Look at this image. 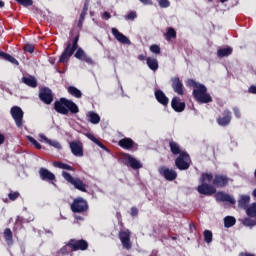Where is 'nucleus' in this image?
<instances>
[{
  "label": "nucleus",
  "instance_id": "32",
  "mask_svg": "<svg viewBox=\"0 0 256 256\" xmlns=\"http://www.w3.org/2000/svg\"><path fill=\"white\" fill-rule=\"evenodd\" d=\"M0 57H2V59H5L6 61H9L10 63H13L14 65H19V61H17V59H15V57H13L5 52H0Z\"/></svg>",
  "mask_w": 256,
  "mask_h": 256
},
{
  "label": "nucleus",
  "instance_id": "35",
  "mask_svg": "<svg viewBox=\"0 0 256 256\" xmlns=\"http://www.w3.org/2000/svg\"><path fill=\"white\" fill-rule=\"evenodd\" d=\"M233 53V49L228 47V48H222L218 50V57H227Z\"/></svg>",
  "mask_w": 256,
  "mask_h": 256
},
{
  "label": "nucleus",
  "instance_id": "18",
  "mask_svg": "<svg viewBox=\"0 0 256 256\" xmlns=\"http://www.w3.org/2000/svg\"><path fill=\"white\" fill-rule=\"evenodd\" d=\"M39 175L42 181H55V174L45 168L40 169Z\"/></svg>",
  "mask_w": 256,
  "mask_h": 256
},
{
  "label": "nucleus",
  "instance_id": "50",
  "mask_svg": "<svg viewBox=\"0 0 256 256\" xmlns=\"http://www.w3.org/2000/svg\"><path fill=\"white\" fill-rule=\"evenodd\" d=\"M85 15H87V9H83V11L81 12L79 25H81V23H83V21H85Z\"/></svg>",
  "mask_w": 256,
  "mask_h": 256
},
{
  "label": "nucleus",
  "instance_id": "37",
  "mask_svg": "<svg viewBox=\"0 0 256 256\" xmlns=\"http://www.w3.org/2000/svg\"><path fill=\"white\" fill-rule=\"evenodd\" d=\"M246 214L248 217H256V202L246 208Z\"/></svg>",
  "mask_w": 256,
  "mask_h": 256
},
{
  "label": "nucleus",
  "instance_id": "51",
  "mask_svg": "<svg viewBox=\"0 0 256 256\" xmlns=\"http://www.w3.org/2000/svg\"><path fill=\"white\" fill-rule=\"evenodd\" d=\"M69 248H71V247L69 246V244H67L66 246H64V247L60 250L61 255H67V253H69Z\"/></svg>",
  "mask_w": 256,
  "mask_h": 256
},
{
  "label": "nucleus",
  "instance_id": "36",
  "mask_svg": "<svg viewBox=\"0 0 256 256\" xmlns=\"http://www.w3.org/2000/svg\"><path fill=\"white\" fill-rule=\"evenodd\" d=\"M86 137L90 139V141H93V143L98 145V147H101V149H105V145H103V143H101V141H99V139H97L93 134L88 133L86 134Z\"/></svg>",
  "mask_w": 256,
  "mask_h": 256
},
{
  "label": "nucleus",
  "instance_id": "9",
  "mask_svg": "<svg viewBox=\"0 0 256 256\" xmlns=\"http://www.w3.org/2000/svg\"><path fill=\"white\" fill-rule=\"evenodd\" d=\"M119 239L124 247V249H131V232L129 230H124L119 232Z\"/></svg>",
  "mask_w": 256,
  "mask_h": 256
},
{
  "label": "nucleus",
  "instance_id": "19",
  "mask_svg": "<svg viewBox=\"0 0 256 256\" xmlns=\"http://www.w3.org/2000/svg\"><path fill=\"white\" fill-rule=\"evenodd\" d=\"M125 160L128 161V164L130 167H132V169H141V167H143V164H141L139 160L133 158V156L129 154L125 155Z\"/></svg>",
  "mask_w": 256,
  "mask_h": 256
},
{
  "label": "nucleus",
  "instance_id": "38",
  "mask_svg": "<svg viewBox=\"0 0 256 256\" xmlns=\"http://www.w3.org/2000/svg\"><path fill=\"white\" fill-rule=\"evenodd\" d=\"M175 37H177V32H175V29L168 28V30L166 32V39L168 41H171V39H175Z\"/></svg>",
  "mask_w": 256,
  "mask_h": 256
},
{
  "label": "nucleus",
  "instance_id": "52",
  "mask_svg": "<svg viewBox=\"0 0 256 256\" xmlns=\"http://www.w3.org/2000/svg\"><path fill=\"white\" fill-rule=\"evenodd\" d=\"M40 141H44V143H51V140H49V138H47V136L40 134L39 135Z\"/></svg>",
  "mask_w": 256,
  "mask_h": 256
},
{
  "label": "nucleus",
  "instance_id": "57",
  "mask_svg": "<svg viewBox=\"0 0 256 256\" xmlns=\"http://www.w3.org/2000/svg\"><path fill=\"white\" fill-rule=\"evenodd\" d=\"M137 213H138L137 208H132V209H131V215H132L133 217H135V215H137Z\"/></svg>",
  "mask_w": 256,
  "mask_h": 256
},
{
  "label": "nucleus",
  "instance_id": "28",
  "mask_svg": "<svg viewBox=\"0 0 256 256\" xmlns=\"http://www.w3.org/2000/svg\"><path fill=\"white\" fill-rule=\"evenodd\" d=\"M87 118L90 123H93V125H97L101 121V117H99L95 112H89L87 114Z\"/></svg>",
  "mask_w": 256,
  "mask_h": 256
},
{
  "label": "nucleus",
  "instance_id": "14",
  "mask_svg": "<svg viewBox=\"0 0 256 256\" xmlns=\"http://www.w3.org/2000/svg\"><path fill=\"white\" fill-rule=\"evenodd\" d=\"M111 31L112 35L119 41V43H122L123 45H131V40H129L123 33L119 32L117 28H112Z\"/></svg>",
  "mask_w": 256,
  "mask_h": 256
},
{
  "label": "nucleus",
  "instance_id": "44",
  "mask_svg": "<svg viewBox=\"0 0 256 256\" xmlns=\"http://www.w3.org/2000/svg\"><path fill=\"white\" fill-rule=\"evenodd\" d=\"M28 141H30V143H32V145H34V147H36V149H41V144H39V142H37V140H35V138L28 137Z\"/></svg>",
  "mask_w": 256,
  "mask_h": 256
},
{
  "label": "nucleus",
  "instance_id": "41",
  "mask_svg": "<svg viewBox=\"0 0 256 256\" xmlns=\"http://www.w3.org/2000/svg\"><path fill=\"white\" fill-rule=\"evenodd\" d=\"M17 3L23 5L24 7H31L33 5V0H16Z\"/></svg>",
  "mask_w": 256,
  "mask_h": 256
},
{
  "label": "nucleus",
  "instance_id": "11",
  "mask_svg": "<svg viewBox=\"0 0 256 256\" xmlns=\"http://www.w3.org/2000/svg\"><path fill=\"white\" fill-rule=\"evenodd\" d=\"M39 97L46 105H51V103H53V92L49 88H42Z\"/></svg>",
  "mask_w": 256,
  "mask_h": 256
},
{
  "label": "nucleus",
  "instance_id": "62",
  "mask_svg": "<svg viewBox=\"0 0 256 256\" xmlns=\"http://www.w3.org/2000/svg\"><path fill=\"white\" fill-rule=\"evenodd\" d=\"M190 229H191V231H193V229H195V226L194 225H190Z\"/></svg>",
  "mask_w": 256,
  "mask_h": 256
},
{
  "label": "nucleus",
  "instance_id": "5",
  "mask_svg": "<svg viewBox=\"0 0 256 256\" xmlns=\"http://www.w3.org/2000/svg\"><path fill=\"white\" fill-rule=\"evenodd\" d=\"M62 176L65 179V181H68V183H71L75 187V189H78L79 191H82L83 193H87V185L83 183V181L79 178H73L69 172H62Z\"/></svg>",
  "mask_w": 256,
  "mask_h": 256
},
{
  "label": "nucleus",
  "instance_id": "16",
  "mask_svg": "<svg viewBox=\"0 0 256 256\" xmlns=\"http://www.w3.org/2000/svg\"><path fill=\"white\" fill-rule=\"evenodd\" d=\"M172 81V89L177 93V95H183V83L179 79V77H173Z\"/></svg>",
  "mask_w": 256,
  "mask_h": 256
},
{
  "label": "nucleus",
  "instance_id": "33",
  "mask_svg": "<svg viewBox=\"0 0 256 256\" xmlns=\"http://www.w3.org/2000/svg\"><path fill=\"white\" fill-rule=\"evenodd\" d=\"M235 223H237V220L233 216H226L224 218V227H227V228L233 227Z\"/></svg>",
  "mask_w": 256,
  "mask_h": 256
},
{
  "label": "nucleus",
  "instance_id": "3",
  "mask_svg": "<svg viewBox=\"0 0 256 256\" xmlns=\"http://www.w3.org/2000/svg\"><path fill=\"white\" fill-rule=\"evenodd\" d=\"M193 95L198 103H211L213 101L211 95L207 93V87L203 84L193 90Z\"/></svg>",
  "mask_w": 256,
  "mask_h": 256
},
{
  "label": "nucleus",
  "instance_id": "26",
  "mask_svg": "<svg viewBox=\"0 0 256 256\" xmlns=\"http://www.w3.org/2000/svg\"><path fill=\"white\" fill-rule=\"evenodd\" d=\"M169 145H170V151L171 153H173V155H181V153H183V151H181V146H179L177 142L170 141Z\"/></svg>",
  "mask_w": 256,
  "mask_h": 256
},
{
  "label": "nucleus",
  "instance_id": "43",
  "mask_svg": "<svg viewBox=\"0 0 256 256\" xmlns=\"http://www.w3.org/2000/svg\"><path fill=\"white\" fill-rule=\"evenodd\" d=\"M187 85L188 87H194V89H197L198 87H200L201 84L195 82V80L190 79L187 81Z\"/></svg>",
  "mask_w": 256,
  "mask_h": 256
},
{
  "label": "nucleus",
  "instance_id": "23",
  "mask_svg": "<svg viewBox=\"0 0 256 256\" xmlns=\"http://www.w3.org/2000/svg\"><path fill=\"white\" fill-rule=\"evenodd\" d=\"M155 97L157 101L160 102L162 105H167V103H169V98H167V96H165V93H163V91L161 90H157L155 92Z\"/></svg>",
  "mask_w": 256,
  "mask_h": 256
},
{
  "label": "nucleus",
  "instance_id": "6",
  "mask_svg": "<svg viewBox=\"0 0 256 256\" xmlns=\"http://www.w3.org/2000/svg\"><path fill=\"white\" fill-rule=\"evenodd\" d=\"M175 165L180 171H185L189 169L191 165V157H189V154L187 152H182L179 154V157L175 160Z\"/></svg>",
  "mask_w": 256,
  "mask_h": 256
},
{
  "label": "nucleus",
  "instance_id": "13",
  "mask_svg": "<svg viewBox=\"0 0 256 256\" xmlns=\"http://www.w3.org/2000/svg\"><path fill=\"white\" fill-rule=\"evenodd\" d=\"M70 149L76 157H83V143H81V141L71 142Z\"/></svg>",
  "mask_w": 256,
  "mask_h": 256
},
{
  "label": "nucleus",
  "instance_id": "25",
  "mask_svg": "<svg viewBox=\"0 0 256 256\" xmlns=\"http://www.w3.org/2000/svg\"><path fill=\"white\" fill-rule=\"evenodd\" d=\"M251 201V197L247 196V195H242L240 196V199L238 200V205L239 207H241L242 209H247L249 203Z\"/></svg>",
  "mask_w": 256,
  "mask_h": 256
},
{
  "label": "nucleus",
  "instance_id": "46",
  "mask_svg": "<svg viewBox=\"0 0 256 256\" xmlns=\"http://www.w3.org/2000/svg\"><path fill=\"white\" fill-rule=\"evenodd\" d=\"M150 51L152 53L159 54V53H161V48L157 45H152V46H150Z\"/></svg>",
  "mask_w": 256,
  "mask_h": 256
},
{
  "label": "nucleus",
  "instance_id": "56",
  "mask_svg": "<svg viewBox=\"0 0 256 256\" xmlns=\"http://www.w3.org/2000/svg\"><path fill=\"white\" fill-rule=\"evenodd\" d=\"M103 18L104 19H111V14L109 12H104L103 13Z\"/></svg>",
  "mask_w": 256,
  "mask_h": 256
},
{
  "label": "nucleus",
  "instance_id": "17",
  "mask_svg": "<svg viewBox=\"0 0 256 256\" xmlns=\"http://www.w3.org/2000/svg\"><path fill=\"white\" fill-rule=\"evenodd\" d=\"M215 197H216L217 201H224V202L231 203L232 205H235V198H233L229 194H225L223 192H218V193H216Z\"/></svg>",
  "mask_w": 256,
  "mask_h": 256
},
{
  "label": "nucleus",
  "instance_id": "63",
  "mask_svg": "<svg viewBox=\"0 0 256 256\" xmlns=\"http://www.w3.org/2000/svg\"><path fill=\"white\" fill-rule=\"evenodd\" d=\"M253 196L256 197V189L253 191Z\"/></svg>",
  "mask_w": 256,
  "mask_h": 256
},
{
  "label": "nucleus",
  "instance_id": "2",
  "mask_svg": "<svg viewBox=\"0 0 256 256\" xmlns=\"http://www.w3.org/2000/svg\"><path fill=\"white\" fill-rule=\"evenodd\" d=\"M200 181L202 184L197 187L198 193H200L201 195H207V196L215 195V193H217V189H215V186L207 184L213 181V174H209V173L202 174Z\"/></svg>",
  "mask_w": 256,
  "mask_h": 256
},
{
  "label": "nucleus",
  "instance_id": "21",
  "mask_svg": "<svg viewBox=\"0 0 256 256\" xmlns=\"http://www.w3.org/2000/svg\"><path fill=\"white\" fill-rule=\"evenodd\" d=\"M217 123L222 127L229 125L231 123V112H229L228 110L224 111V116L219 117L217 119Z\"/></svg>",
  "mask_w": 256,
  "mask_h": 256
},
{
  "label": "nucleus",
  "instance_id": "39",
  "mask_svg": "<svg viewBox=\"0 0 256 256\" xmlns=\"http://www.w3.org/2000/svg\"><path fill=\"white\" fill-rule=\"evenodd\" d=\"M203 235H204V240L207 243H211V241H213V232H211L209 230H205Z\"/></svg>",
  "mask_w": 256,
  "mask_h": 256
},
{
  "label": "nucleus",
  "instance_id": "20",
  "mask_svg": "<svg viewBox=\"0 0 256 256\" xmlns=\"http://www.w3.org/2000/svg\"><path fill=\"white\" fill-rule=\"evenodd\" d=\"M76 59H80V61H85V63L93 64V60L91 57L87 56L83 49L79 48L75 53Z\"/></svg>",
  "mask_w": 256,
  "mask_h": 256
},
{
  "label": "nucleus",
  "instance_id": "27",
  "mask_svg": "<svg viewBox=\"0 0 256 256\" xmlns=\"http://www.w3.org/2000/svg\"><path fill=\"white\" fill-rule=\"evenodd\" d=\"M22 83H25V85H28V87H37V79H35L33 76L23 77Z\"/></svg>",
  "mask_w": 256,
  "mask_h": 256
},
{
  "label": "nucleus",
  "instance_id": "42",
  "mask_svg": "<svg viewBox=\"0 0 256 256\" xmlns=\"http://www.w3.org/2000/svg\"><path fill=\"white\" fill-rule=\"evenodd\" d=\"M127 21H134L137 19V12L131 11L127 16H126Z\"/></svg>",
  "mask_w": 256,
  "mask_h": 256
},
{
  "label": "nucleus",
  "instance_id": "30",
  "mask_svg": "<svg viewBox=\"0 0 256 256\" xmlns=\"http://www.w3.org/2000/svg\"><path fill=\"white\" fill-rule=\"evenodd\" d=\"M68 93L73 97H76V99H81V97H83L81 90L77 89L75 86L68 87Z\"/></svg>",
  "mask_w": 256,
  "mask_h": 256
},
{
  "label": "nucleus",
  "instance_id": "29",
  "mask_svg": "<svg viewBox=\"0 0 256 256\" xmlns=\"http://www.w3.org/2000/svg\"><path fill=\"white\" fill-rule=\"evenodd\" d=\"M147 65L152 71H157L159 69V62L155 58H147Z\"/></svg>",
  "mask_w": 256,
  "mask_h": 256
},
{
  "label": "nucleus",
  "instance_id": "64",
  "mask_svg": "<svg viewBox=\"0 0 256 256\" xmlns=\"http://www.w3.org/2000/svg\"><path fill=\"white\" fill-rule=\"evenodd\" d=\"M83 9H88V8H87V4L84 5V8H83Z\"/></svg>",
  "mask_w": 256,
  "mask_h": 256
},
{
  "label": "nucleus",
  "instance_id": "22",
  "mask_svg": "<svg viewBox=\"0 0 256 256\" xmlns=\"http://www.w3.org/2000/svg\"><path fill=\"white\" fill-rule=\"evenodd\" d=\"M172 108L175 109L178 113L185 111V102H180L179 98L174 97L171 102Z\"/></svg>",
  "mask_w": 256,
  "mask_h": 256
},
{
  "label": "nucleus",
  "instance_id": "40",
  "mask_svg": "<svg viewBox=\"0 0 256 256\" xmlns=\"http://www.w3.org/2000/svg\"><path fill=\"white\" fill-rule=\"evenodd\" d=\"M243 225H245V227H255L256 222L251 218H245L243 220Z\"/></svg>",
  "mask_w": 256,
  "mask_h": 256
},
{
  "label": "nucleus",
  "instance_id": "8",
  "mask_svg": "<svg viewBox=\"0 0 256 256\" xmlns=\"http://www.w3.org/2000/svg\"><path fill=\"white\" fill-rule=\"evenodd\" d=\"M87 209V201H85L83 198L75 199L71 205V210L74 213H83V211H87Z\"/></svg>",
  "mask_w": 256,
  "mask_h": 256
},
{
  "label": "nucleus",
  "instance_id": "15",
  "mask_svg": "<svg viewBox=\"0 0 256 256\" xmlns=\"http://www.w3.org/2000/svg\"><path fill=\"white\" fill-rule=\"evenodd\" d=\"M229 183V178L225 175L217 174L213 179L214 187H225Z\"/></svg>",
  "mask_w": 256,
  "mask_h": 256
},
{
  "label": "nucleus",
  "instance_id": "31",
  "mask_svg": "<svg viewBox=\"0 0 256 256\" xmlns=\"http://www.w3.org/2000/svg\"><path fill=\"white\" fill-rule=\"evenodd\" d=\"M54 167H57L58 169H65L66 171H75V168L73 166H70L68 164H65L63 162L55 161L53 163Z\"/></svg>",
  "mask_w": 256,
  "mask_h": 256
},
{
  "label": "nucleus",
  "instance_id": "47",
  "mask_svg": "<svg viewBox=\"0 0 256 256\" xmlns=\"http://www.w3.org/2000/svg\"><path fill=\"white\" fill-rule=\"evenodd\" d=\"M171 5V3L169 2V0H160L159 1V6L162 8H167Z\"/></svg>",
  "mask_w": 256,
  "mask_h": 256
},
{
  "label": "nucleus",
  "instance_id": "49",
  "mask_svg": "<svg viewBox=\"0 0 256 256\" xmlns=\"http://www.w3.org/2000/svg\"><path fill=\"white\" fill-rule=\"evenodd\" d=\"M8 197L10 201H15L19 197V192H11Z\"/></svg>",
  "mask_w": 256,
  "mask_h": 256
},
{
  "label": "nucleus",
  "instance_id": "58",
  "mask_svg": "<svg viewBox=\"0 0 256 256\" xmlns=\"http://www.w3.org/2000/svg\"><path fill=\"white\" fill-rule=\"evenodd\" d=\"M239 256H255V254L247 253V252H242L239 254Z\"/></svg>",
  "mask_w": 256,
  "mask_h": 256
},
{
  "label": "nucleus",
  "instance_id": "61",
  "mask_svg": "<svg viewBox=\"0 0 256 256\" xmlns=\"http://www.w3.org/2000/svg\"><path fill=\"white\" fill-rule=\"evenodd\" d=\"M5 7V2L0 0V9H3Z\"/></svg>",
  "mask_w": 256,
  "mask_h": 256
},
{
  "label": "nucleus",
  "instance_id": "55",
  "mask_svg": "<svg viewBox=\"0 0 256 256\" xmlns=\"http://www.w3.org/2000/svg\"><path fill=\"white\" fill-rule=\"evenodd\" d=\"M249 93H253L254 95H256V86H251L249 88Z\"/></svg>",
  "mask_w": 256,
  "mask_h": 256
},
{
  "label": "nucleus",
  "instance_id": "12",
  "mask_svg": "<svg viewBox=\"0 0 256 256\" xmlns=\"http://www.w3.org/2000/svg\"><path fill=\"white\" fill-rule=\"evenodd\" d=\"M159 173L162 175L167 181H175L177 179V172L173 169H169L166 167H160Z\"/></svg>",
  "mask_w": 256,
  "mask_h": 256
},
{
  "label": "nucleus",
  "instance_id": "1",
  "mask_svg": "<svg viewBox=\"0 0 256 256\" xmlns=\"http://www.w3.org/2000/svg\"><path fill=\"white\" fill-rule=\"evenodd\" d=\"M54 109L61 115H68L70 113L77 114L79 107L73 101L66 98H60V100L54 103Z\"/></svg>",
  "mask_w": 256,
  "mask_h": 256
},
{
  "label": "nucleus",
  "instance_id": "24",
  "mask_svg": "<svg viewBox=\"0 0 256 256\" xmlns=\"http://www.w3.org/2000/svg\"><path fill=\"white\" fill-rule=\"evenodd\" d=\"M118 145L123 149H132L133 145H135V142H133L131 138H124L119 141Z\"/></svg>",
  "mask_w": 256,
  "mask_h": 256
},
{
  "label": "nucleus",
  "instance_id": "4",
  "mask_svg": "<svg viewBox=\"0 0 256 256\" xmlns=\"http://www.w3.org/2000/svg\"><path fill=\"white\" fill-rule=\"evenodd\" d=\"M77 43H79V35H77L73 39L72 46H71V43H68L64 52L60 56V59H59L60 63H67V61H69V58H71L73 56V54L75 53V51H77V47H78Z\"/></svg>",
  "mask_w": 256,
  "mask_h": 256
},
{
  "label": "nucleus",
  "instance_id": "45",
  "mask_svg": "<svg viewBox=\"0 0 256 256\" xmlns=\"http://www.w3.org/2000/svg\"><path fill=\"white\" fill-rule=\"evenodd\" d=\"M24 51H27L28 53H33V51H35V46H33V44H26L24 45Z\"/></svg>",
  "mask_w": 256,
  "mask_h": 256
},
{
  "label": "nucleus",
  "instance_id": "60",
  "mask_svg": "<svg viewBox=\"0 0 256 256\" xmlns=\"http://www.w3.org/2000/svg\"><path fill=\"white\" fill-rule=\"evenodd\" d=\"M138 59H139L140 61H145V55H143V54L139 55V56H138Z\"/></svg>",
  "mask_w": 256,
  "mask_h": 256
},
{
  "label": "nucleus",
  "instance_id": "10",
  "mask_svg": "<svg viewBox=\"0 0 256 256\" xmlns=\"http://www.w3.org/2000/svg\"><path fill=\"white\" fill-rule=\"evenodd\" d=\"M11 115L17 127H23V110L18 106H14L11 108Z\"/></svg>",
  "mask_w": 256,
  "mask_h": 256
},
{
  "label": "nucleus",
  "instance_id": "34",
  "mask_svg": "<svg viewBox=\"0 0 256 256\" xmlns=\"http://www.w3.org/2000/svg\"><path fill=\"white\" fill-rule=\"evenodd\" d=\"M4 239L7 241L8 245L13 243V232H11V229L6 228L4 230Z\"/></svg>",
  "mask_w": 256,
  "mask_h": 256
},
{
  "label": "nucleus",
  "instance_id": "54",
  "mask_svg": "<svg viewBox=\"0 0 256 256\" xmlns=\"http://www.w3.org/2000/svg\"><path fill=\"white\" fill-rule=\"evenodd\" d=\"M234 115L239 119L241 117V112L239 111V108H234Z\"/></svg>",
  "mask_w": 256,
  "mask_h": 256
},
{
  "label": "nucleus",
  "instance_id": "48",
  "mask_svg": "<svg viewBox=\"0 0 256 256\" xmlns=\"http://www.w3.org/2000/svg\"><path fill=\"white\" fill-rule=\"evenodd\" d=\"M47 145H51L52 147H55L56 149H61V144L55 140H50Z\"/></svg>",
  "mask_w": 256,
  "mask_h": 256
},
{
  "label": "nucleus",
  "instance_id": "59",
  "mask_svg": "<svg viewBox=\"0 0 256 256\" xmlns=\"http://www.w3.org/2000/svg\"><path fill=\"white\" fill-rule=\"evenodd\" d=\"M3 143H5V136L0 134V145H3Z\"/></svg>",
  "mask_w": 256,
  "mask_h": 256
},
{
  "label": "nucleus",
  "instance_id": "53",
  "mask_svg": "<svg viewBox=\"0 0 256 256\" xmlns=\"http://www.w3.org/2000/svg\"><path fill=\"white\" fill-rule=\"evenodd\" d=\"M141 3H143V5H153V1L152 0H139Z\"/></svg>",
  "mask_w": 256,
  "mask_h": 256
},
{
  "label": "nucleus",
  "instance_id": "7",
  "mask_svg": "<svg viewBox=\"0 0 256 256\" xmlns=\"http://www.w3.org/2000/svg\"><path fill=\"white\" fill-rule=\"evenodd\" d=\"M68 246L70 247V249H72V251H87L89 243H87V241L85 240L71 239L68 242Z\"/></svg>",
  "mask_w": 256,
  "mask_h": 256
}]
</instances>
